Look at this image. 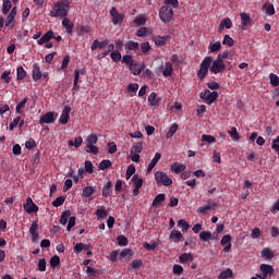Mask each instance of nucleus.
I'll list each match as a JSON object with an SVG mask.
<instances>
[{
	"label": "nucleus",
	"mask_w": 279,
	"mask_h": 279,
	"mask_svg": "<svg viewBox=\"0 0 279 279\" xmlns=\"http://www.w3.org/2000/svg\"><path fill=\"white\" fill-rule=\"evenodd\" d=\"M250 141H252V143H254V141H256V144L259 145V147H263V145H265V137L258 136V133H256V132H253L251 134Z\"/></svg>",
	"instance_id": "a878e982"
},
{
	"label": "nucleus",
	"mask_w": 279,
	"mask_h": 279,
	"mask_svg": "<svg viewBox=\"0 0 279 279\" xmlns=\"http://www.w3.org/2000/svg\"><path fill=\"white\" fill-rule=\"evenodd\" d=\"M69 62H71V56L66 54L63 58V61L61 64V71H64V73H66V69H69Z\"/></svg>",
	"instance_id": "4d7b16f0"
},
{
	"label": "nucleus",
	"mask_w": 279,
	"mask_h": 279,
	"mask_svg": "<svg viewBox=\"0 0 279 279\" xmlns=\"http://www.w3.org/2000/svg\"><path fill=\"white\" fill-rule=\"evenodd\" d=\"M142 151H143V142H136L131 149V154H141Z\"/></svg>",
	"instance_id": "49530a36"
},
{
	"label": "nucleus",
	"mask_w": 279,
	"mask_h": 279,
	"mask_svg": "<svg viewBox=\"0 0 279 279\" xmlns=\"http://www.w3.org/2000/svg\"><path fill=\"white\" fill-rule=\"evenodd\" d=\"M52 38H56V33H53V31H48L46 34L41 36L40 39L37 40V45H47V43L52 40Z\"/></svg>",
	"instance_id": "ddd939ff"
},
{
	"label": "nucleus",
	"mask_w": 279,
	"mask_h": 279,
	"mask_svg": "<svg viewBox=\"0 0 279 279\" xmlns=\"http://www.w3.org/2000/svg\"><path fill=\"white\" fill-rule=\"evenodd\" d=\"M29 234L32 238L33 243H36L38 241L39 235H38V221H34L29 228Z\"/></svg>",
	"instance_id": "2eb2a0df"
},
{
	"label": "nucleus",
	"mask_w": 279,
	"mask_h": 279,
	"mask_svg": "<svg viewBox=\"0 0 279 279\" xmlns=\"http://www.w3.org/2000/svg\"><path fill=\"white\" fill-rule=\"evenodd\" d=\"M162 158V155L160 153H156L154 158L150 160L148 167H147V173H151L154 171V167L158 165V161Z\"/></svg>",
	"instance_id": "412c9836"
},
{
	"label": "nucleus",
	"mask_w": 279,
	"mask_h": 279,
	"mask_svg": "<svg viewBox=\"0 0 279 279\" xmlns=\"http://www.w3.org/2000/svg\"><path fill=\"white\" fill-rule=\"evenodd\" d=\"M160 101H162V98L158 97V95L154 92L148 96V102L151 108L160 106Z\"/></svg>",
	"instance_id": "6ab92c4d"
},
{
	"label": "nucleus",
	"mask_w": 279,
	"mask_h": 279,
	"mask_svg": "<svg viewBox=\"0 0 279 279\" xmlns=\"http://www.w3.org/2000/svg\"><path fill=\"white\" fill-rule=\"evenodd\" d=\"M132 258V256H134V251H132L131 248H124L121 253H120V260L121 258Z\"/></svg>",
	"instance_id": "603ef678"
},
{
	"label": "nucleus",
	"mask_w": 279,
	"mask_h": 279,
	"mask_svg": "<svg viewBox=\"0 0 279 279\" xmlns=\"http://www.w3.org/2000/svg\"><path fill=\"white\" fill-rule=\"evenodd\" d=\"M112 193V181H108L102 187V197H110Z\"/></svg>",
	"instance_id": "c85d7f7f"
},
{
	"label": "nucleus",
	"mask_w": 279,
	"mask_h": 279,
	"mask_svg": "<svg viewBox=\"0 0 279 279\" xmlns=\"http://www.w3.org/2000/svg\"><path fill=\"white\" fill-rule=\"evenodd\" d=\"M195 257L193 256V253H183L179 256V263L181 265H186V263H193Z\"/></svg>",
	"instance_id": "aec40b11"
},
{
	"label": "nucleus",
	"mask_w": 279,
	"mask_h": 279,
	"mask_svg": "<svg viewBox=\"0 0 279 279\" xmlns=\"http://www.w3.org/2000/svg\"><path fill=\"white\" fill-rule=\"evenodd\" d=\"M211 65H213V57H205L197 72V77L201 80H204L206 75H208V71H210Z\"/></svg>",
	"instance_id": "7ed1b4c3"
},
{
	"label": "nucleus",
	"mask_w": 279,
	"mask_h": 279,
	"mask_svg": "<svg viewBox=\"0 0 279 279\" xmlns=\"http://www.w3.org/2000/svg\"><path fill=\"white\" fill-rule=\"evenodd\" d=\"M12 10V1L10 0H3L2 4V14H8Z\"/></svg>",
	"instance_id": "de8ad7c7"
},
{
	"label": "nucleus",
	"mask_w": 279,
	"mask_h": 279,
	"mask_svg": "<svg viewBox=\"0 0 279 279\" xmlns=\"http://www.w3.org/2000/svg\"><path fill=\"white\" fill-rule=\"evenodd\" d=\"M154 40L157 47H165V45H167V41L171 40V35H166V36L158 35L154 37Z\"/></svg>",
	"instance_id": "f3484780"
},
{
	"label": "nucleus",
	"mask_w": 279,
	"mask_h": 279,
	"mask_svg": "<svg viewBox=\"0 0 279 279\" xmlns=\"http://www.w3.org/2000/svg\"><path fill=\"white\" fill-rule=\"evenodd\" d=\"M82 143H84V138H82V136L75 137L74 142L71 140L69 141V147H76V149L78 147H82Z\"/></svg>",
	"instance_id": "c9c22d12"
},
{
	"label": "nucleus",
	"mask_w": 279,
	"mask_h": 279,
	"mask_svg": "<svg viewBox=\"0 0 279 279\" xmlns=\"http://www.w3.org/2000/svg\"><path fill=\"white\" fill-rule=\"evenodd\" d=\"M65 201H66V198H64V196H59V197H57V198L52 202V206H53L54 208H60V206H62Z\"/></svg>",
	"instance_id": "6e6d98bb"
},
{
	"label": "nucleus",
	"mask_w": 279,
	"mask_h": 279,
	"mask_svg": "<svg viewBox=\"0 0 279 279\" xmlns=\"http://www.w3.org/2000/svg\"><path fill=\"white\" fill-rule=\"evenodd\" d=\"M182 239H184V235L182 234V232H180L175 229H173L170 232L169 241H171L172 243H180V241H182Z\"/></svg>",
	"instance_id": "dca6fc26"
},
{
	"label": "nucleus",
	"mask_w": 279,
	"mask_h": 279,
	"mask_svg": "<svg viewBox=\"0 0 279 279\" xmlns=\"http://www.w3.org/2000/svg\"><path fill=\"white\" fill-rule=\"evenodd\" d=\"M110 167H112V161H110V159H104L100 161L98 169L100 171H106V169H110Z\"/></svg>",
	"instance_id": "58836bf2"
},
{
	"label": "nucleus",
	"mask_w": 279,
	"mask_h": 279,
	"mask_svg": "<svg viewBox=\"0 0 279 279\" xmlns=\"http://www.w3.org/2000/svg\"><path fill=\"white\" fill-rule=\"evenodd\" d=\"M209 71L214 73V75H218V73H223V71H226V62L221 61V59L216 58V60L211 62Z\"/></svg>",
	"instance_id": "39448f33"
},
{
	"label": "nucleus",
	"mask_w": 279,
	"mask_h": 279,
	"mask_svg": "<svg viewBox=\"0 0 279 279\" xmlns=\"http://www.w3.org/2000/svg\"><path fill=\"white\" fill-rule=\"evenodd\" d=\"M230 278H234V272L230 268H227L226 270L221 271L220 275L218 276V279H230Z\"/></svg>",
	"instance_id": "473e14b6"
},
{
	"label": "nucleus",
	"mask_w": 279,
	"mask_h": 279,
	"mask_svg": "<svg viewBox=\"0 0 279 279\" xmlns=\"http://www.w3.org/2000/svg\"><path fill=\"white\" fill-rule=\"evenodd\" d=\"M140 47H141V44H138V41L129 40L125 44L124 49L125 51H138Z\"/></svg>",
	"instance_id": "393cba45"
},
{
	"label": "nucleus",
	"mask_w": 279,
	"mask_h": 279,
	"mask_svg": "<svg viewBox=\"0 0 279 279\" xmlns=\"http://www.w3.org/2000/svg\"><path fill=\"white\" fill-rule=\"evenodd\" d=\"M16 73H17L16 77L19 81L25 80V75H27V72L25 71V69H23V66H19L16 69Z\"/></svg>",
	"instance_id": "680f3d73"
},
{
	"label": "nucleus",
	"mask_w": 279,
	"mask_h": 279,
	"mask_svg": "<svg viewBox=\"0 0 279 279\" xmlns=\"http://www.w3.org/2000/svg\"><path fill=\"white\" fill-rule=\"evenodd\" d=\"M163 77H171L173 75V64L171 62L166 63V68L162 71Z\"/></svg>",
	"instance_id": "c756f323"
},
{
	"label": "nucleus",
	"mask_w": 279,
	"mask_h": 279,
	"mask_svg": "<svg viewBox=\"0 0 279 279\" xmlns=\"http://www.w3.org/2000/svg\"><path fill=\"white\" fill-rule=\"evenodd\" d=\"M269 80H270V85L274 86L275 88L278 87L279 85V77L277 74L270 73L269 74Z\"/></svg>",
	"instance_id": "13d9d810"
},
{
	"label": "nucleus",
	"mask_w": 279,
	"mask_h": 279,
	"mask_svg": "<svg viewBox=\"0 0 279 279\" xmlns=\"http://www.w3.org/2000/svg\"><path fill=\"white\" fill-rule=\"evenodd\" d=\"M62 19V27L65 29L66 34H73V28L75 27L73 22H71V20L66 16Z\"/></svg>",
	"instance_id": "a211bd4d"
},
{
	"label": "nucleus",
	"mask_w": 279,
	"mask_h": 279,
	"mask_svg": "<svg viewBox=\"0 0 279 279\" xmlns=\"http://www.w3.org/2000/svg\"><path fill=\"white\" fill-rule=\"evenodd\" d=\"M264 8H266L267 16H274L276 14V8H274V4H264Z\"/></svg>",
	"instance_id": "e2e57ef3"
},
{
	"label": "nucleus",
	"mask_w": 279,
	"mask_h": 279,
	"mask_svg": "<svg viewBox=\"0 0 279 279\" xmlns=\"http://www.w3.org/2000/svg\"><path fill=\"white\" fill-rule=\"evenodd\" d=\"M69 217H71V210L62 211L61 217H60L61 226H66V223H69Z\"/></svg>",
	"instance_id": "f704fd0d"
},
{
	"label": "nucleus",
	"mask_w": 279,
	"mask_h": 279,
	"mask_svg": "<svg viewBox=\"0 0 279 279\" xmlns=\"http://www.w3.org/2000/svg\"><path fill=\"white\" fill-rule=\"evenodd\" d=\"M117 241L121 247H125V245H128V239L125 238V235H119L117 238Z\"/></svg>",
	"instance_id": "338daca9"
},
{
	"label": "nucleus",
	"mask_w": 279,
	"mask_h": 279,
	"mask_svg": "<svg viewBox=\"0 0 279 279\" xmlns=\"http://www.w3.org/2000/svg\"><path fill=\"white\" fill-rule=\"evenodd\" d=\"M132 182L135 184V189H143V178H138V174H134Z\"/></svg>",
	"instance_id": "3c124183"
},
{
	"label": "nucleus",
	"mask_w": 279,
	"mask_h": 279,
	"mask_svg": "<svg viewBox=\"0 0 279 279\" xmlns=\"http://www.w3.org/2000/svg\"><path fill=\"white\" fill-rule=\"evenodd\" d=\"M178 128H179L178 124H175V123L172 124V125L170 126V129H169L167 135H166V138H173L175 132H178Z\"/></svg>",
	"instance_id": "5fc2aeb1"
},
{
	"label": "nucleus",
	"mask_w": 279,
	"mask_h": 279,
	"mask_svg": "<svg viewBox=\"0 0 279 279\" xmlns=\"http://www.w3.org/2000/svg\"><path fill=\"white\" fill-rule=\"evenodd\" d=\"M142 265H143V259H133L132 263L129 264V271L141 269Z\"/></svg>",
	"instance_id": "2f4dec72"
},
{
	"label": "nucleus",
	"mask_w": 279,
	"mask_h": 279,
	"mask_svg": "<svg viewBox=\"0 0 279 279\" xmlns=\"http://www.w3.org/2000/svg\"><path fill=\"white\" fill-rule=\"evenodd\" d=\"M122 64H126V66H131L134 64V59L132 58V54H125L121 59Z\"/></svg>",
	"instance_id": "79ce46f5"
},
{
	"label": "nucleus",
	"mask_w": 279,
	"mask_h": 279,
	"mask_svg": "<svg viewBox=\"0 0 279 279\" xmlns=\"http://www.w3.org/2000/svg\"><path fill=\"white\" fill-rule=\"evenodd\" d=\"M17 12L19 10L16 9V7H14L7 16L4 25L5 27H9V29H14V27L16 26V21L14 19H16Z\"/></svg>",
	"instance_id": "0eeeda50"
},
{
	"label": "nucleus",
	"mask_w": 279,
	"mask_h": 279,
	"mask_svg": "<svg viewBox=\"0 0 279 279\" xmlns=\"http://www.w3.org/2000/svg\"><path fill=\"white\" fill-rule=\"evenodd\" d=\"M110 58L112 62H121L123 57L121 56V52L119 50H114L110 53Z\"/></svg>",
	"instance_id": "09e8293b"
},
{
	"label": "nucleus",
	"mask_w": 279,
	"mask_h": 279,
	"mask_svg": "<svg viewBox=\"0 0 279 279\" xmlns=\"http://www.w3.org/2000/svg\"><path fill=\"white\" fill-rule=\"evenodd\" d=\"M155 180L157 184H162V186H171L173 184V180L162 171L155 173Z\"/></svg>",
	"instance_id": "20e7f679"
},
{
	"label": "nucleus",
	"mask_w": 279,
	"mask_h": 279,
	"mask_svg": "<svg viewBox=\"0 0 279 279\" xmlns=\"http://www.w3.org/2000/svg\"><path fill=\"white\" fill-rule=\"evenodd\" d=\"M72 1L73 0H59L53 2L52 11L49 13V16H51V19H64L69 16Z\"/></svg>",
	"instance_id": "f257e3e1"
},
{
	"label": "nucleus",
	"mask_w": 279,
	"mask_h": 279,
	"mask_svg": "<svg viewBox=\"0 0 279 279\" xmlns=\"http://www.w3.org/2000/svg\"><path fill=\"white\" fill-rule=\"evenodd\" d=\"M178 228H180L182 230V232H189V228H191V225H189V222H186V220L180 219L178 221Z\"/></svg>",
	"instance_id": "37998d69"
},
{
	"label": "nucleus",
	"mask_w": 279,
	"mask_h": 279,
	"mask_svg": "<svg viewBox=\"0 0 279 279\" xmlns=\"http://www.w3.org/2000/svg\"><path fill=\"white\" fill-rule=\"evenodd\" d=\"M39 123L40 125H45V123L47 124L56 123V117L53 116V112L49 111L46 114L40 116Z\"/></svg>",
	"instance_id": "f8f14e48"
},
{
	"label": "nucleus",
	"mask_w": 279,
	"mask_h": 279,
	"mask_svg": "<svg viewBox=\"0 0 279 279\" xmlns=\"http://www.w3.org/2000/svg\"><path fill=\"white\" fill-rule=\"evenodd\" d=\"M43 77V72H40V65L38 63L33 64V80L38 82Z\"/></svg>",
	"instance_id": "b1692460"
},
{
	"label": "nucleus",
	"mask_w": 279,
	"mask_h": 279,
	"mask_svg": "<svg viewBox=\"0 0 279 279\" xmlns=\"http://www.w3.org/2000/svg\"><path fill=\"white\" fill-rule=\"evenodd\" d=\"M107 45H110V40L105 39L102 41H99V39H96L92 45V51H95L97 49H104V47H107Z\"/></svg>",
	"instance_id": "4be33fe9"
},
{
	"label": "nucleus",
	"mask_w": 279,
	"mask_h": 279,
	"mask_svg": "<svg viewBox=\"0 0 279 279\" xmlns=\"http://www.w3.org/2000/svg\"><path fill=\"white\" fill-rule=\"evenodd\" d=\"M24 210L32 215V213H38V205L32 199V197L26 198V203L23 205Z\"/></svg>",
	"instance_id": "9d476101"
},
{
	"label": "nucleus",
	"mask_w": 279,
	"mask_h": 279,
	"mask_svg": "<svg viewBox=\"0 0 279 279\" xmlns=\"http://www.w3.org/2000/svg\"><path fill=\"white\" fill-rule=\"evenodd\" d=\"M110 16H112L113 25H121V23H123V19H125V15L119 13L114 7L110 10Z\"/></svg>",
	"instance_id": "6e6552de"
},
{
	"label": "nucleus",
	"mask_w": 279,
	"mask_h": 279,
	"mask_svg": "<svg viewBox=\"0 0 279 279\" xmlns=\"http://www.w3.org/2000/svg\"><path fill=\"white\" fill-rule=\"evenodd\" d=\"M170 169L173 173H182V171H184L186 169V166L179 163V162H174V163H172Z\"/></svg>",
	"instance_id": "72a5a7b5"
},
{
	"label": "nucleus",
	"mask_w": 279,
	"mask_h": 279,
	"mask_svg": "<svg viewBox=\"0 0 279 279\" xmlns=\"http://www.w3.org/2000/svg\"><path fill=\"white\" fill-rule=\"evenodd\" d=\"M213 239V233H210L209 231H202L199 233V240L203 243H207V241H210Z\"/></svg>",
	"instance_id": "4c0bfd02"
},
{
	"label": "nucleus",
	"mask_w": 279,
	"mask_h": 279,
	"mask_svg": "<svg viewBox=\"0 0 279 279\" xmlns=\"http://www.w3.org/2000/svg\"><path fill=\"white\" fill-rule=\"evenodd\" d=\"M208 49L211 53H217L221 50V41L210 43Z\"/></svg>",
	"instance_id": "a19ab883"
},
{
	"label": "nucleus",
	"mask_w": 279,
	"mask_h": 279,
	"mask_svg": "<svg viewBox=\"0 0 279 279\" xmlns=\"http://www.w3.org/2000/svg\"><path fill=\"white\" fill-rule=\"evenodd\" d=\"M217 206L216 203H208L206 206H201L196 209V213L198 215H202L204 213H207V210H213V208H215Z\"/></svg>",
	"instance_id": "cd10ccee"
},
{
	"label": "nucleus",
	"mask_w": 279,
	"mask_h": 279,
	"mask_svg": "<svg viewBox=\"0 0 279 279\" xmlns=\"http://www.w3.org/2000/svg\"><path fill=\"white\" fill-rule=\"evenodd\" d=\"M240 16L242 27H247L248 25H252V17L250 16V14L243 12L240 14Z\"/></svg>",
	"instance_id": "bb28decb"
},
{
	"label": "nucleus",
	"mask_w": 279,
	"mask_h": 279,
	"mask_svg": "<svg viewBox=\"0 0 279 279\" xmlns=\"http://www.w3.org/2000/svg\"><path fill=\"white\" fill-rule=\"evenodd\" d=\"M97 141H99V138L95 133L89 134L86 138L87 145H97Z\"/></svg>",
	"instance_id": "8fccbe9b"
},
{
	"label": "nucleus",
	"mask_w": 279,
	"mask_h": 279,
	"mask_svg": "<svg viewBox=\"0 0 279 279\" xmlns=\"http://www.w3.org/2000/svg\"><path fill=\"white\" fill-rule=\"evenodd\" d=\"M271 149H274V151L279 156V135L272 141Z\"/></svg>",
	"instance_id": "774afa93"
},
{
	"label": "nucleus",
	"mask_w": 279,
	"mask_h": 279,
	"mask_svg": "<svg viewBox=\"0 0 279 279\" xmlns=\"http://www.w3.org/2000/svg\"><path fill=\"white\" fill-rule=\"evenodd\" d=\"M262 258H266L267 260H271V258H274V253L269 247H265L262 251Z\"/></svg>",
	"instance_id": "c03bdc74"
},
{
	"label": "nucleus",
	"mask_w": 279,
	"mask_h": 279,
	"mask_svg": "<svg viewBox=\"0 0 279 279\" xmlns=\"http://www.w3.org/2000/svg\"><path fill=\"white\" fill-rule=\"evenodd\" d=\"M159 19L162 23H173V21H175V17H173V8L162 5L159 9Z\"/></svg>",
	"instance_id": "f03ea898"
},
{
	"label": "nucleus",
	"mask_w": 279,
	"mask_h": 279,
	"mask_svg": "<svg viewBox=\"0 0 279 279\" xmlns=\"http://www.w3.org/2000/svg\"><path fill=\"white\" fill-rule=\"evenodd\" d=\"M202 141L205 143H217V138H215V136L208 135V134H203Z\"/></svg>",
	"instance_id": "69168bd1"
},
{
	"label": "nucleus",
	"mask_w": 279,
	"mask_h": 279,
	"mask_svg": "<svg viewBox=\"0 0 279 279\" xmlns=\"http://www.w3.org/2000/svg\"><path fill=\"white\" fill-rule=\"evenodd\" d=\"M165 199H167V196L165 194H158L154 201H153V206L154 207H158L160 206L161 202H165Z\"/></svg>",
	"instance_id": "a18cd8bd"
},
{
	"label": "nucleus",
	"mask_w": 279,
	"mask_h": 279,
	"mask_svg": "<svg viewBox=\"0 0 279 279\" xmlns=\"http://www.w3.org/2000/svg\"><path fill=\"white\" fill-rule=\"evenodd\" d=\"M220 245L223 247L225 254H228V252L232 250V235H223L220 241Z\"/></svg>",
	"instance_id": "1a4fd4ad"
},
{
	"label": "nucleus",
	"mask_w": 279,
	"mask_h": 279,
	"mask_svg": "<svg viewBox=\"0 0 279 279\" xmlns=\"http://www.w3.org/2000/svg\"><path fill=\"white\" fill-rule=\"evenodd\" d=\"M141 51L142 53H149V51H151V45H149V41L141 44Z\"/></svg>",
	"instance_id": "0e129e2a"
},
{
	"label": "nucleus",
	"mask_w": 279,
	"mask_h": 279,
	"mask_svg": "<svg viewBox=\"0 0 279 279\" xmlns=\"http://www.w3.org/2000/svg\"><path fill=\"white\" fill-rule=\"evenodd\" d=\"M229 134L234 143H239V141L241 140V135L239 134V131H236V126L231 128Z\"/></svg>",
	"instance_id": "e433bc0d"
},
{
	"label": "nucleus",
	"mask_w": 279,
	"mask_h": 279,
	"mask_svg": "<svg viewBox=\"0 0 279 279\" xmlns=\"http://www.w3.org/2000/svg\"><path fill=\"white\" fill-rule=\"evenodd\" d=\"M69 119H71V107L66 106L60 116L59 123L61 125H66V123H69Z\"/></svg>",
	"instance_id": "9b49d317"
},
{
	"label": "nucleus",
	"mask_w": 279,
	"mask_h": 279,
	"mask_svg": "<svg viewBox=\"0 0 279 279\" xmlns=\"http://www.w3.org/2000/svg\"><path fill=\"white\" fill-rule=\"evenodd\" d=\"M98 221H102V219H106L108 217V210H106V207H101L100 209H97L95 213Z\"/></svg>",
	"instance_id": "7c9ffc66"
},
{
	"label": "nucleus",
	"mask_w": 279,
	"mask_h": 279,
	"mask_svg": "<svg viewBox=\"0 0 279 279\" xmlns=\"http://www.w3.org/2000/svg\"><path fill=\"white\" fill-rule=\"evenodd\" d=\"M38 271H47V259L39 258L37 264Z\"/></svg>",
	"instance_id": "864d4df0"
},
{
	"label": "nucleus",
	"mask_w": 279,
	"mask_h": 279,
	"mask_svg": "<svg viewBox=\"0 0 279 279\" xmlns=\"http://www.w3.org/2000/svg\"><path fill=\"white\" fill-rule=\"evenodd\" d=\"M218 97V92H210L209 89H205L203 93H201V99H205L209 106L210 104H215Z\"/></svg>",
	"instance_id": "423d86ee"
},
{
	"label": "nucleus",
	"mask_w": 279,
	"mask_h": 279,
	"mask_svg": "<svg viewBox=\"0 0 279 279\" xmlns=\"http://www.w3.org/2000/svg\"><path fill=\"white\" fill-rule=\"evenodd\" d=\"M259 269L264 276H274V266L269 264H262Z\"/></svg>",
	"instance_id": "5701e85b"
},
{
	"label": "nucleus",
	"mask_w": 279,
	"mask_h": 279,
	"mask_svg": "<svg viewBox=\"0 0 279 279\" xmlns=\"http://www.w3.org/2000/svg\"><path fill=\"white\" fill-rule=\"evenodd\" d=\"M97 187L85 186L83 189V197H93V194L97 191Z\"/></svg>",
	"instance_id": "ea45409f"
},
{
	"label": "nucleus",
	"mask_w": 279,
	"mask_h": 279,
	"mask_svg": "<svg viewBox=\"0 0 279 279\" xmlns=\"http://www.w3.org/2000/svg\"><path fill=\"white\" fill-rule=\"evenodd\" d=\"M60 265V256L58 255H54L50 258V267L52 269H56V267H59Z\"/></svg>",
	"instance_id": "bf43d9fd"
},
{
	"label": "nucleus",
	"mask_w": 279,
	"mask_h": 279,
	"mask_svg": "<svg viewBox=\"0 0 279 279\" xmlns=\"http://www.w3.org/2000/svg\"><path fill=\"white\" fill-rule=\"evenodd\" d=\"M222 45H227V47H234V39L230 37V35H225Z\"/></svg>",
	"instance_id": "052dcab7"
},
{
	"label": "nucleus",
	"mask_w": 279,
	"mask_h": 279,
	"mask_svg": "<svg viewBox=\"0 0 279 279\" xmlns=\"http://www.w3.org/2000/svg\"><path fill=\"white\" fill-rule=\"evenodd\" d=\"M129 70L133 75H141L145 70V63L133 62Z\"/></svg>",
	"instance_id": "4468645a"
}]
</instances>
